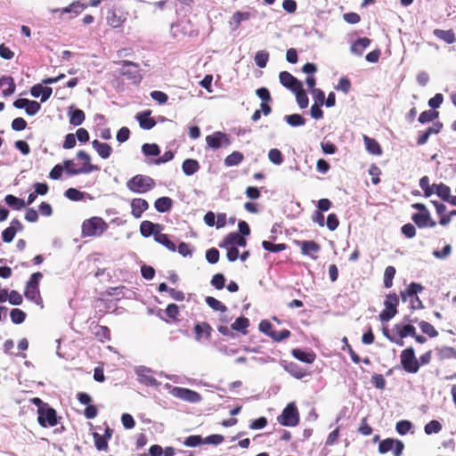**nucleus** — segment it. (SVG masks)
Here are the masks:
<instances>
[{"label": "nucleus", "mask_w": 456, "mask_h": 456, "mask_svg": "<svg viewBox=\"0 0 456 456\" xmlns=\"http://www.w3.org/2000/svg\"><path fill=\"white\" fill-rule=\"evenodd\" d=\"M108 224L98 216L86 219L82 224V237H100L107 229Z\"/></svg>", "instance_id": "obj_1"}, {"label": "nucleus", "mask_w": 456, "mask_h": 456, "mask_svg": "<svg viewBox=\"0 0 456 456\" xmlns=\"http://www.w3.org/2000/svg\"><path fill=\"white\" fill-rule=\"evenodd\" d=\"M154 186V180L144 175H136L126 182L127 189L138 194L146 193L153 189Z\"/></svg>", "instance_id": "obj_2"}, {"label": "nucleus", "mask_w": 456, "mask_h": 456, "mask_svg": "<svg viewBox=\"0 0 456 456\" xmlns=\"http://www.w3.org/2000/svg\"><path fill=\"white\" fill-rule=\"evenodd\" d=\"M118 63L121 65L118 71L121 76L126 77L134 85L141 83L142 76L137 63L129 61H121Z\"/></svg>", "instance_id": "obj_3"}, {"label": "nucleus", "mask_w": 456, "mask_h": 456, "mask_svg": "<svg viewBox=\"0 0 456 456\" xmlns=\"http://www.w3.org/2000/svg\"><path fill=\"white\" fill-rule=\"evenodd\" d=\"M278 422L284 427H296L299 423V413L295 403H289L277 418Z\"/></svg>", "instance_id": "obj_4"}, {"label": "nucleus", "mask_w": 456, "mask_h": 456, "mask_svg": "<svg viewBox=\"0 0 456 456\" xmlns=\"http://www.w3.org/2000/svg\"><path fill=\"white\" fill-rule=\"evenodd\" d=\"M166 387L169 389V393L175 398H179L188 403H199L201 401V395L193 390L179 387H172L169 384H166Z\"/></svg>", "instance_id": "obj_5"}, {"label": "nucleus", "mask_w": 456, "mask_h": 456, "mask_svg": "<svg viewBox=\"0 0 456 456\" xmlns=\"http://www.w3.org/2000/svg\"><path fill=\"white\" fill-rule=\"evenodd\" d=\"M401 364L406 372H418L419 369V363L415 357L414 349L412 347H408L402 352Z\"/></svg>", "instance_id": "obj_6"}, {"label": "nucleus", "mask_w": 456, "mask_h": 456, "mask_svg": "<svg viewBox=\"0 0 456 456\" xmlns=\"http://www.w3.org/2000/svg\"><path fill=\"white\" fill-rule=\"evenodd\" d=\"M398 304L397 296L395 293L388 294L384 302L385 309L379 314V320L383 322L391 320L397 314Z\"/></svg>", "instance_id": "obj_7"}, {"label": "nucleus", "mask_w": 456, "mask_h": 456, "mask_svg": "<svg viewBox=\"0 0 456 456\" xmlns=\"http://www.w3.org/2000/svg\"><path fill=\"white\" fill-rule=\"evenodd\" d=\"M404 448L403 443L400 440L387 438L379 443V452L382 454L393 451L394 456H401Z\"/></svg>", "instance_id": "obj_8"}, {"label": "nucleus", "mask_w": 456, "mask_h": 456, "mask_svg": "<svg viewBox=\"0 0 456 456\" xmlns=\"http://www.w3.org/2000/svg\"><path fill=\"white\" fill-rule=\"evenodd\" d=\"M37 421L40 426L46 428L53 427L57 424L56 411L49 405L43 407L40 411H37Z\"/></svg>", "instance_id": "obj_9"}, {"label": "nucleus", "mask_w": 456, "mask_h": 456, "mask_svg": "<svg viewBox=\"0 0 456 456\" xmlns=\"http://www.w3.org/2000/svg\"><path fill=\"white\" fill-rule=\"evenodd\" d=\"M206 142L209 148L214 150L219 149L223 143L225 145L230 144L227 134L222 132H215L214 134L208 135L206 137Z\"/></svg>", "instance_id": "obj_10"}, {"label": "nucleus", "mask_w": 456, "mask_h": 456, "mask_svg": "<svg viewBox=\"0 0 456 456\" xmlns=\"http://www.w3.org/2000/svg\"><path fill=\"white\" fill-rule=\"evenodd\" d=\"M138 380L149 387H158L159 382L152 376L151 370L143 366L136 369Z\"/></svg>", "instance_id": "obj_11"}, {"label": "nucleus", "mask_w": 456, "mask_h": 456, "mask_svg": "<svg viewBox=\"0 0 456 456\" xmlns=\"http://www.w3.org/2000/svg\"><path fill=\"white\" fill-rule=\"evenodd\" d=\"M297 245L300 246L301 253L305 256L311 257L315 260L317 258V254L321 250V247L314 240H303L297 241Z\"/></svg>", "instance_id": "obj_12"}, {"label": "nucleus", "mask_w": 456, "mask_h": 456, "mask_svg": "<svg viewBox=\"0 0 456 456\" xmlns=\"http://www.w3.org/2000/svg\"><path fill=\"white\" fill-rule=\"evenodd\" d=\"M281 84L291 92L298 90L303 85L297 78L288 71H281L279 75Z\"/></svg>", "instance_id": "obj_13"}, {"label": "nucleus", "mask_w": 456, "mask_h": 456, "mask_svg": "<svg viewBox=\"0 0 456 456\" xmlns=\"http://www.w3.org/2000/svg\"><path fill=\"white\" fill-rule=\"evenodd\" d=\"M411 220L416 224V225L419 228H434L436 225V223L432 220L429 212L415 213L412 215Z\"/></svg>", "instance_id": "obj_14"}, {"label": "nucleus", "mask_w": 456, "mask_h": 456, "mask_svg": "<svg viewBox=\"0 0 456 456\" xmlns=\"http://www.w3.org/2000/svg\"><path fill=\"white\" fill-rule=\"evenodd\" d=\"M247 245L246 240L240 236L237 232H231L229 233L224 241L220 244L221 248H228L229 246L232 247H245Z\"/></svg>", "instance_id": "obj_15"}, {"label": "nucleus", "mask_w": 456, "mask_h": 456, "mask_svg": "<svg viewBox=\"0 0 456 456\" xmlns=\"http://www.w3.org/2000/svg\"><path fill=\"white\" fill-rule=\"evenodd\" d=\"M53 93V89L48 86H43L42 85H35L31 87L30 94L33 97H41V102H46Z\"/></svg>", "instance_id": "obj_16"}, {"label": "nucleus", "mask_w": 456, "mask_h": 456, "mask_svg": "<svg viewBox=\"0 0 456 456\" xmlns=\"http://www.w3.org/2000/svg\"><path fill=\"white\" fill-rule=\"evenodd\" d=\"M149 208L148 202L143 199H134L131 201L132 215L135 218H140L142 214Z\"/></svg>", "instance_id": "obj_17"}, {"label": "nucleus", "mask_w": 456, "mask_h": 456, "mask_svg": "<svg viewBox=\"0 0 456 456\" xmlns=\"http://www.w3.org/2000/svg\"><path fill=\"white\" fill-rule=\"evenodd\" d=\"M161 231V225L159 224H153L151 221H142L140 225V232L143 237H150L153 235L155 237L156 232Z\"/></svg>", "instance_id": "obj_18"}, {"label": "nucleus", "mask_w": 456, "mask_h": 456, "mask_svg": "<svg viewBox=\"0 0 456 456\" xmlns=\"http://www.w3.org/2000/svg\"><path fill=\"white\" fill-rule=\"evenodd\" d=\"M370 45V40L369 38H359L352 44L350 52L354 55L361 56Z\"/></svg>", "instance_id": "obj_19"}, {"label": "nucleus", "mask_w": 456, "mask_h": 456, "mask_svg": "<svg viewBox=\"0 0 456 456\" xmlns=\"http://www.w3.org/2000/svg\"><path fill=\"white\" fill-rule=\"evenodd\" d=\"M150 111H143L136 115V119L142 129L150 130L156 125V121L150 117Z\"/></svg>", "instance_id": "obj_20"}, {"label": "nucleus", "mask_w": 456, "mask_h": 456, "mask_svg": "<svg viewBox=\"0 0 456 456\" xmlns=\"http://www.w3.org/2000/svg\"><path fill=\"white\" fill-rule=\"evenodd\" d=\"M282 366L287 372L297 379L306 376V371L296 362H285L282 364Z\"/></svg>", "instance_id": "obj_21"}, {"label": "nucleus", "mask_w": 456, "mask_h": 456, "mask_svg": "<svg viewBox=\"0 0 456 456\" xmlns=\"http://www.w3.org/2000/svg\"><path fill=\"white\" fill-rule=\"evenodd\" d=\"M0 86L3 87L2 94L4 97L12 95L15 91V84L12 77L4 76L0 78Z\"/></svg>", "instance_id": "obj_22"}, {"label": "nucleus", "mask_w": 456, "mask_h": 456, "mask_svg": "<svg viewBox=\"0 0 456 456\" xmlns=\"http://www.w3.org/2000/svg\"><path fill=\"white\" fill-rule=\"evenodd\" d=\"M92 145L98 155L102 159H108L112 152V148L108 143L101 142L98 140H94Z\"/></svg>", "instance_id": "obj_23"}, {"label": "nucleus", "mask_w": 456, "mask_h": 456, "mask_svg": "<svg viewBox=\"0 0 456 456\" xmlns=\"http://www.w3.org/2000/svg\"><path fill=\"white\" fill-rule=\"evenodd\" d=\"M363 141H364L365 148L369 153H370L372 155H376V156L381 155V153H382L381 147L376 140H374L367 135H363Z\"/></svg>", "instance_id": "obj_24"}, {"label": "nucleus", "mask_w": 456, "mask_h": 456, "mask_svg": "<svg viewBox=\"0 0 456 456\" xmlns=\"http://www.w3.org/2000/svg\"><path fill=\"white\" fill-rule=\"evenodd\" d=\"M182 169L184 175H192L200 169V164L196 159H187L183 162Z\"/></svg>", "instance_id": "obj_25"}, {"label": "nucleus", "mask_w": 456, "mask_h": 456, "mask_svg": "<svg viewBox=\"0 0 456 456\" xmlns=\"http://www.w3.org/2000/svg\"><path fill=\"white\" fill-rule=\"evenodd\" d=\"M423 290V287L415 282H411L405 291L401 292V297L403 301H407L408 297L411 298L416 297L419 292Z\"/></svg>", "instance_id": "obj_26"}, {"label": "nucleus", "mask_w": 456, "mask_h": 456, "mask_svg": "<svg viewBox=\"0 0 456 456\" xmlns=\"http://www.w3.org/2000/svg\"><path fill=\"white\" fill-rule=\"evenodd\" d=\"M24 295L28 300H30L37 305H40L42 303L38 287L26 286Z\"/></svg>", "instance_id": "obj_27"}, {"label": "nucleus", "mask_w": 456, "mask_h": 456, "mask_svg": "<svg viewBox=\"0 0 456 456\" xmlns=\"http://www.w3.org/2000/svg\"><path fill=\"white\" fill-rule=\"evenodd\" d=\"M292 355L297 360L306 363H312L315 359V354L314 353L305 352L301 349H293Z\"/></svg>", "instance_id": "obj_28"}, {"label": "nucleus", "mask_w": 456, "mask_h": 456, "mask_svg": "<svg viewBox=\"0 0 456 456\" xmlns=\"http://www.w3.org/2000/svg\"><path fill=\"white\" fill-rule=\"evenodd\" d=\"M172 200L168 197H161L156 200L154 203V207L157 211L160 213H165L170 210L172 208Z\"/></svg>", "instance_id": "obj_29"}, {"label": "nucleus", "mask_w": 456, "mask_h": 456, "mask_svg": "<svg viewBox=\"0 0 456 456\" xmlns=\"http://www.w3.org/2000/svg\"><path fill=\"white\" fill-rule=\"evenodd\" d=\"M434 35L439 39L446 42L447 44H452L456 41L455 34L452 30H443V29H435Z\"/></svg>", "instance_id": "obj_30"}, {"label": "nucleus", "mask_w": 456, "mask_h": 456, "mask_svg": "<svg viewBox=\"0 0 456 456\" xmlns=\"http://www.w3.org/2000/svg\"><path fill=\"white\" fill-rule=\"evenodd\" d=\"M5 203L14 210H20L25 208L26 203L24 200L17 198L12 194L6 195L4 198Z\"/></svg>", "instance_id": "obj_31"}, {"label": "nucleus", "mask_w": 456, "mask_h": 456, "mask_svg": "<svg viewBox=\"0 0 456 456\" xmlns=\"http://www.w3.org/2000/svg\"><path fill=\"white\" fill-rule=\"evenodd\" d=\"M155 241L165 246L168 250L175 252L176 250V247L173 241H171L167 234L161 233L160 232H156Z\"/></svg>", "instance_id": "obj_32"}, {"label": "nucleus", "mask_w": 456, "mask_h": 456, "mask_svg": "<svg viewBox=\"0 0 456 456\" xmlns=\"http://www.w3.org/2000/svg\"><path fill=\"white\" fill-rule=\"evenodd\" d=\"M395 329L397 330V334L401 338H404L408 336L413 338L415 336L416 329L411 324H407L403 327H401L399 324H396Z\"/></svg>", "instance_id": "obj_33"}, {"label": "nucleus", "mask_w": 456, "mask_h": 456, "mask_svg": "<svg viewBox=\"0 0 456 456\" xmlns=\"http://www.w3.org/2000/svg\"><path fill=\"white\" fill-rule=\"evenodd\" d=\"M436 185V184H429V178L428 176H423L419 180V187L423 190L426 198L435 193Z\"/></svg>", "instance_id": "obj_34"}, {"label": "nucleus", "mask_w": 456, "mask_h": 456, "mask_svg": "<svg viewBox=\"0 0 456 456\" xmlns=\"http://www.w3.org/2000/svg\"><path fill=\"white\" fill-rule=\"evenodd\" d=\"M293 93L296 95L297 102L300 109H305L308 106L309 100L306 93L303 88V85L300 86L298 90L293 91Z\"/></svg>", "instance_id": "obj_35"}, {"label": "nucleus", "mask_w": 456, "mask_h": 456, "mask_svg": "<svg viewBox=\"0 0 456 456\" xmlns=\"http://www.w3.org/2000/svg\"><path fill=\"white\" fill-rule=\"evenodd\" d=\"M65 196L70 200L78 201L84 200L86 196L89 199H92L89 194L80 191L75 188H69L65 191Z\"/></svg>", "instance_id": "obj_36"}, {"label": "nucleus", "mask_w": 456, "mask_h": 456, "mask_svg": "<svg viewBox=\"0 0 456 456\" xmlns=\"http://www.w3.org/2000/svg\"><path fill=\"white\" fill-rule=\"evenodd\" d=\"M249 325V321L246 317H239L232 324V330L240 331L243 334H247V328Z\"/></svg>", "instance_id": "obj_37"}, {"label": "nucleus", "mask_w": 456, "mask_h": 456, "mask_svg": "<svg viewBox=\"0 0 456 456\" xmlns=\"http://www.w3.org/2000/svg\"><path fill=\"white\" fill-rule=\"evenodd\" d=\"M243 160V154L240 151H233L224 159L226 167H233L239 165Z\"/></svg>", "instance_id": "obj_38"}, {"label": "nucleus", "mask_w": 456, "mask_h": 456, "mask_svg": "<svg viewBox=\"0 0 456 456\" xmlns=\"http://www.w3.org/2000/svg\"><path fill=\"white\" fill-rule=\"evenodd\" d=\"M69 123L73 126H79L81 125L85 120V113L81 110H75L72 111H69Z\"/></svg>", "instance_id": "obj_39"}, {"label": "nucleus", "mask_w": 456, "mask_h": 456, "mask_svg": "<svg viewBox=\"0 0 456 456\" xmlns=\"http://www.w3.org/2000/svg\"><path fill=\"white\" fill-rule=\"evenodd\" d=\"M284 120L290 126H301L305 124V119L299 114H291L284 117Z\"/></svg>", "instance_id": "obj_40"}, {"label": "nucleus", "mask_w": 456, "mask_h": 456, "mask_svg": "<svg viewBox=\"0 0 456 456\" xmlns=\"http://www.w3.org/2000/svg\"><path fill=\"white\" fill-rule=\"evenodd\" d=\"M249 17H250V13L248 12H236L232 15V20L230 23L232 26L234 25V27L232 28L236 29V28H238V27L241 21L248 20Z\"/></svg>", "instance_id": "obj_41"}, {"label": "nucleus", "mask_w": 456, "mask_h": 456, "mask_svg": "<svg viewBox=\"0 0 456 456\" xmlns=\"http://www.w3.org/2000/svg\"><path fill=\"white\" fill-rule=\"evenodd\" d=\"M435 193L437 194L443 200H449L451 198V189L444 183L436 185Z\"/></svg>", "instance_id": "obj_42"}, {"label": "nucleus", "mask_w": 456, "mask_h": 456, "mask_svg": "<svg viewBox=\"0 0 456 456\" xmlns=\"http://www.w3.org/2000/svg\"><path fill=\"white\" fill-rule=\"evenodd\" d=\"M206 303L215 311H220L222 313H225L227 311V307L222 302L213 297H207Z\"/></svg>", "instance_id": "obj_43"}, {"label": "nucleus", "mask_w": 456, "mask_h": 456, "mask_svg": "<svg viewBox=\"0 0 456 456\" xmlns=\"http://www.w3.org/2000/svg\"><path fill=\"white\" fill-rule=\"evenodd\" d=\"M196 339L200 340L203 334H206L207 337H209L211 327L207 322L198 323L194 327Z\"/></svg>", "instance_id": "obj_44"}, {"label": "nucleus", "mask_w": 456, "mask_h": 456, "mask_svg": "<svg viewBox=\"0 0 456 456\" xmlns=\"http://www.w3.org/2000/svg\"><path fill=\"white\" fill-rule=\"evenodd\" d=\"M142 151L145 156H158L160 153L159 147L156 143H144Z\"/></svg>", "instance_id": "obj_45"}, {"label": "nucleus", "mask_w": 456, "mask_h": 456, "mask_svg": "<svg viewBox=\"0 0 456 456\" xmlns=\"http://www.w3.org/2000/svg\"><path fill=\"white\" fill-rule=\"evenodd\" d=\"M269 60V53L266 51H258L255 55V62L257 67L265 68Z\"/></svg>", "instance_id": "obj_46"}, {"label": "nucleus", "mask_w": 456, "mask_h": 456, "mask_svg": "<svg viewBox=\"0 0 456 456\" xmlns=\"http://www.w3.org/2000/svg\"><path fill=\"white\" fill-rule=\"evenodd\" d=\"M262 246L265 250L273 252V253L281 252L282 250H285L287 248L286 244H284V243L273 244L267 240H264L262 242Z\"/></svg>", "instance_id": "obj_47"}, {"label": "nucleus", "mask_w": 456, "mask_h": 456, "mask_svg": "<svg viewBox=\"0 0 456 456\" xmlns=\"http://www.w3.org/2000/svg\"><path fill=\"white\" fill-rule=\"evenodd\" d=\"M440 359H456V349L452 346H444L438 351Z\"/></svg>", "instance_id": "obj_48"}, {"label": "nucleus", "mask_w": 456, "mask_h": 456, "mask_svg": "<svg viewBox=\"0 0 456 456\" xmlns=\"http://www.w3.org/2000/svg\"><path fill=\"white\" fill-rule=\"evenodd\" d=\"M10 317L13 323L20 324L25 321L26 314L19 308H14L11 311Z\"/></svg>", "instance_id": "obj_49"}, {"label": "nucleus", "mask_w": 456, "mask_h": 456, "mask_svg": "<svg viewBox=\"0 0 456 456\" xmlns=\"http://www.w3.org/2000/svg\"><path fill=\"white\" fill-rule=\"evenodd\" d=\"M395 274V269L393 266H387L384 273V286L386 288H391L393 285V279Z\"/></svg>", "instance_id": "obj_50"}, {"label": "nucleus", "mask_w": 456, "mask_h": 456, "mask_svg": "<svg viewBox=\"0 0 456 456\" xmlns=\"http://www.w3.org/2000/svg\"><path fill=\"white\" fill-rule=\"evenodd\" d=\"M419 326L421 331L428 335L430 338H436L438 335V332L436 330L434 326L428 322L422 321L419 323Z\"/></svg>", "instance_id": "obj_51"}, {"label": "nucleus", "mask_w": 456, "mask_h": 456, "mask_svg": "<svg viewBox=\"0 0 456 456\" xmlns=\"http://www.w3.org/2000/svg\"><path fill=\"white\" fill-rule=\"evenodd\" d=\"M424 430L427 435L437 434L442 430V425L437 420H431L426 424Z\"/></svg>", "instance_id": "obj_52"}, {"label": "nucleus", "mask_w": 456, "mask_h": 456, "mask_svg": "<svg viewBox=\"0 0 456 456\" xmlns=\"http://www.w3.org/2000/svg\"><path fill=\"white\" fill-rule=\"evenodd\" d=\"M84 5L78 2L73 3L66 8L61 9V13H73L77 16L84 10Z\"/></svg>", "instance_id": "obj_53"}, {"label": "nucleus", "mask_w": 456, "mask_h": 456, "mask_svg": "<svg viewBox=\"0 0 456 456\" xmlns=\"http://www.w3.org/2000/svg\"><path fill=\"white\" fill-rule=\"evenodd\" d=\"M268 158L269 160L275 165H281L283 162L282 154L278 149L270 150Z\"/></svg>", "instance_id": "obj_54"}, {"label": "nucleus", "mask_w": 456, "mask_h": 456, "mask_svg": "<svg viewBox=\"0 0 456 456\" xmlns=\"http://www.w3.org/2000/svg\"><path fill=\"white\" fill-rule=\"evenodd\" d=\"M202 444H204L203 438L197 435L188 436L183 442V444L188 447H195Z\"/></svg>", "instance_id": "obj_55"}, {"label": "nucleus", "mask_w": 456, "mask_h": 456, "mask_svg": "<svg viewBox=\"0 0 456 456\" xmlns=\"http://www.w3.org/2000/svg\"><path fill=\"white\" fill-rule=\"evenodd\" d=\"M437 116H438V112L437 111L426 110V111H423L419 115V121L420 123L430 122V121L434 120L436 118H437Z\"/></svg>", "instance_id": "obj_56"}, {"label": "nucleus", "mask_w": 456, "mask_h": 456, "mask_svg": "<svg viewBox=\"0 0 456 456\" xmlns=\"http://www.w3.org/2000/svg\"><path fill=\"white\" fill-rule=\"evenodd\" d=\"M95 447L98 450H106L108 447V443L106 437L99 435L98 433H94L93 435Z\"/></svg>", "instance_id": "obj_57"}, {"label": "nucleus", "mask_w": 456, "mask_h": 456, "mask_svg": "<svg viewBox=\"0 0 456 456\" xmlns=\"http://www.w3.org/2000/svg\"><path fill=\"white\" fill-rule=\"evenodd\" d=\"M411 426V423L408 420H400L396 423L395 429L400 435H405L410 431Z\"/></svg>", "instance_id": "obj_58"}, {"label": "nucleus", "mask_w": 456, "mask_h": 456, "mask_svg": "<svg viewBox=\"0 0 456 456\" xmlns=\"http://www.w3.org/2000/svg\"><path fill=\"white\" fill-rule=\"evenodd\" d=\"M40 108L41 106L37 102L28 100V103L25 108V111L28 115L34 116L40 110Z\"/></svg>", "instance_id": "obj_59"}, {"label": "nucleus", "mask_w": 456, "mask_h": 456, "mask_svg": "<svg viewBox=\"0 0 456 456\" xmlns=\"http://www.w3.org/2000/svg\"><path fill=\"white\" fill-rule=\"evenodd\" d=\"M225 278L222 273L215 274L212 277L211 284L217 289H222L224 287Z\"/></svg>", "instance_id": "obj_60"}, {"label": "nucleus", "mask_w": 456, "mask_h": 456, "mask_svg": "<svg viewBox=\"0 0 456 456\" xmlns=\"http://www.w3.org/2000/svg\"><path fill=\"white\" fill-rule=\"evenodd\" d=\"M151 97L159 104H164L168 100L167 94L161 91H152Z\"/></svg>", "instance_id": "obj_61"}, {"label": "nucleus", "mask_w": 456, "mask_h": 456, "mask_svg": "<svg viewBox=\"0 0 456 456\" xmlns=\"http://www.w3.org/2000/svg\"><path fill=\"white\" fill-rule=\"evenodd\" d=\"M206 259L210 264H216L219 260V251L215 248L207 250Z\"/></svg>", "instance_id": "obj_62"}, {"label": "nucleus", "mask_w": 456, "mask_h": 456, "mask_svg": "<svg viewBox=\"0 0 456 456\" xmlns=\"http://www.w3.org/2000/svg\"><path fill=\"white\" fill-rule=\"evenodd\" d=\"M371 383L378 389H384L386 387V380L381 374H374L371 377Z\"/></svg>", "instance_id": "obj_63"}, {"label": "nucleus", "mask_w": 456, "mask_h": 456, "mask_svg": "<svg viewBox=\"0 0 456 456\" xmlns=\"http://www.w3.org/2000/svg\"><path fill=\"white\" fill-rule=\"evenodd\" d=\"M339 224L338 218L335 214H330L327 217L326 225L330 231H335Z\"/></svg>", "instance_id": "obj_64"}]
</instances>
